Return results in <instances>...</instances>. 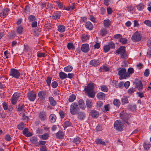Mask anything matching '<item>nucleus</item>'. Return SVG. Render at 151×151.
Wrapping results in <instances>:
<instances>
[{
    "instance_id": "dca6fc26",
    "label": "nucleus",
    "mask_w": 151,
    "mask_h": 151,
    "mask_svg": "<svg viewBox=\"0 0 151 151\" xmlns=\"http://www.w3.org/2000/svg\"><path fill=\"white\" fill-rule=\"evenodd\" d=\"M9 11V9L7 8L4 9L0 13V16L1 17L4 18L8 14Z\"/></svg>"
},
{
    "instance_id": "393cba45",
    "label": "nucleus",
    "mask_w": 151,
    "mask_h": 151,
    "mask_svg": "<svg viewBox=\"0 0 151 151\" xmlns=\"http://www.w3.org/2000/svg\"><path fill=\"white\" fill-rule=\"evenodd\" d=\"M60 12H59L55 13L52 16V19L55 20L60 18Z\"/></svg>"
},
{
    "instance_id": "4d7b16f0",
    "label": "nucleus",
    "mask_w": 151,
    "mask_h": 151,
    "mask_svg": "<svg viewBox=\"0 0 151 151\" xmlns=\"http://www.w3.org/2000/svg\"><path fill=\"white\" fill-rule=\"evenodd\" d=\"M120 42L122 43L123 44H125L127 42V40L124 38H122V37L119 40Z\"/></svg>"
},
{
    "instance_id": "72a5a7b5",
    "label": "nucleus",
    "mask_w": 151,
    "mask_h": 151,
    "mask_svg": "<svg viewBox=\"0 0 151 151\" xmlns=\"http://www.w3.org/2000/svg\"><path fill=\"white\" fill-rule=\"evenodd\" d=\"M73 67L70 65H68L65 67L64 69V70L66 72H70L73 70Z\"/></svg>"
},
{
    "instance_id": "20e7f679",
    "label": "nucleus",
    "mask_w": 151,
    "mask_h": 151,
    "mask_svg": "<svg viewBox=\"0 0 151 151\" xmlns=\"http://www.w3.org/2000/svg\"><path fill=\"white\" fill-rule=\"evenodd\" d=\"M125 48V47L121 46L116 51V52L119 55L120 54V57L124 59H126L128 58Z\"/></svg>"
},
{
    "instance_id": "f257e3e1",
    "label": "nucleus",
    "mask_w": 151,
    "mask_h": 151,
    "mask_svg": "<svg viewBox=\"0 0 151 151\" xmlns=\"http://www.w3.org/2000/svg\"><path fill=\"white\" fill-rule=\"evenodd\" d=\"M93 84L91 82L89 83L87 86L85 87L84 90L86 91L89 97L94 98L95 94L93 91Z\"/></svg>"
},
{
    "instance_id": "6ab92c4d",
    "label": "nucleus",
    "mask_w": 151,
    "mask_h": 151,
    "mask_svg": "<svg viewBox=\"0 0 151 151\" xmlns=\"http://www.w3.org/2000/svg\"><path fill=\"white\" fill-rule=\"evenodd\" d=\"M30 141L31 143L36 146H38L39 144L38 142L37 138L35 137H32L30 139Z\"/></svg>"
},
{
    "instance_id": "603ef678",
    "label": "nucleus",
    "mask_w": 151,
    "mask_h": 151,
    "mask_svg": "<svg viewBox=\"0 0 151 151\" xmlns=\"http://www.w3.org/2000/svg\"><path fill=\"white\" fill-rule=\"evenodd\" d=\"M100 70H101V71H108L109 70V68L107 67L106 66H103L102 67H101L100 68Z\"/></svg>"
},
{
    "instance_id": "6e6552de",
    "label": "nucleus",
    "mask_w": 151,
    "mask_h": 151,
    "mask_svg": "<svg viewBox=\"0 0 151 151\" xmlns=\"http://www.w3.org/2000/svg\"><path fill=\"white\" fill-rule=\"evenodd\" d=\"M114 43L112 42H110L108 45H105L104 46V52H108L111 48H114L115 47Z\"/></svg>"
},
{
    "instance_id": "ea45409f",
    "label": "nucleus",
    "mask_w": 151,
    "mask_h": 151,
    "mask_svg": "<svg viewBox=\"0 0 151 151\" xmlns=\"http://www.w3.org/2000/svg\"><path fill=\"white\" fill-rule=\"evenodd\" d=\"M67 47L69 50L73 49H75V47L72 43H69L67 45Z\"/></svg>"
},
{
    "instance_id": "412c9836",
    "label": "nucleus",
    "mask_w": 151,
    "mask_h": 151,
    "mask_svg": "<svg viewBox=\"0 0 151 151\" xmlns=\"http://www.w3.org/2000/svg\"><path fill=\"white\" fill-rule=\"evenodd\" d=\"M64 134L61 131H59L56 134V138L58 139H62L64 137Z\"/></svg>"
},
{
    "instance_id": "f03ea898",
    "label": "nucleus",
    "mask_w": 151,
    "mask_h": 151,
    "mask_svg": "<svg viewBox=\"0 0 151 151\" xmlns=\"http://www.w3.org/2000/svg\"><path fill=\"white\" fill-rule=\"evenodd\" d=\"M120 115L121 119L124 122L125 124L129 125L130 124L131 121L130 118L131 116L129 114L122 112L120 113Z\"/></svg>"
},
{
    "instance_id": "a19ab883",
    "label": "nucleus",
    "mask_w": 151,
    "mask_h": 151,
    "mask_svg": "<svg viewBox=\"0 0 151 151\" xmlns=\"http://www.w3.org/2000/svg\"><path fill=\"white\" fill-rule=\"evenodd\" d=\"M86 105L87 107L91 108L92 105L91 101L89 99H87L86 101Z\"/></svg>"
},
{
    "instance_id": "49530a36",
    "label": "nucleus",
    "mask_w": 151,
    "mask_h": 151,
    "mask_svg": "<svg viewBox=\"0 0 151 151\" xmlns=\"http://www.w3.org/2000/svg\"><path fill=\"white\" fill-rule=\"evenodd\" d=\"M24 123L23 122H21L17 125V127L20 130H22L24 127Z\"/></svg>"
},
{
    "instance_id": "052dcab7",
    "label": "nucleus",
    "mask_w": 151,
    "mask_h": 151,
    "mask_svg": "<svg viewBox=\"0 0 151 151\" xmlns=\"http://www.w3.org/2000/svg\"><path fill=\"white\" fill-rule=\"evenodd\" d=\"M37 56L39 57H44L45 56V54L44 52L41 53L39 52L37 53Z\"/></svg>"
},
{
    "instance_id": "69168bd1",
    "label": "nucleus",
    "mask_w": 151,
    "mask_h": 151,
    "mask_svg": "<svg viewBox=\"0 0 151 151\" xmlns=\"http://www.w3.org/2000/svg\"><path fill=\"white\" fill-rule=\"evenodd\" d=\"M56 4L59 7L60 9H61L63 7V4L61 2L57 1H56Z\"/></svg>"
},
{
    "instance_id": "e433bc0d",
    "label": "nucleus",
    "mask_w": 151,
    "mask_h": 151,
    "mask_svg": "<svg viewBox=\"0 0 151 151\" xmlns=\"http://www.w3.org/2000/svg\"><path fill=\"white\" fill-rule=\"evenodd\" d=\"M23 31V28L21 26H18L17 29V32L19 35L22 34Z\"/></svg>"
},
{
    "instance_id": "0eeeda50",
    "label": "nucleus",
    "mask_w": 151,
    "mask_h": 151,
    "mask_svg": "<svg viewBox=\"0 0 151 151\" xmlns=\"http://www.w3.org/2000/svg\"><path fill=\"white\" fill-rule=\"evenodd\" d=\"M9 75L16 78L19 79L20 76V73L17 70L12 68L10 70Z\"/></svg>"
},
{
    "instance_id": "bb28decb",
    "label": "nucleus",
    "mask_w": 151,
    "mask_h": 151,
    "mask_svg": "<svg viewBox=\"0 0 151 151\" xmlns=\"http://www.w3.org/2000/svg\"><path fill=\"white\" fill-rule=\"evenodd\" d=\"M91 114L93 118H97L99 115L98 112L95 110H92L91 112Z\"/></svg>"
},
{
    "instance_id": "a878e982",
    "label": "nucleus",
    "mask_w": 151,
    "mask_h": 151,
    "mask_svg": "<svg viewBox=\"0 0 151 151\" xmlns=\"http://www.w3.org/2000/svg\"><path fill=\"white\" fill-rule=\"evenodd\" d=\"M143 146L145 150H148L151 147V144L148 142H145L144 143Z\"/></svg>"
},
{
    "instance_id": "39448f33",
    "label": "nucleus",
    "mask_w": 151,
    "mask_h": 151,
    "mask_svg": "<svg viewBox=\"0 0 151 151\" xmlns=\"http://www.w3.org/2000/svg\"><path fill=\"white\" fill-rule=\"evenodd\" d=\"M79 109L78 104L76 102L72 103L70 106V111L71 114L73 115L76 114Z\"/></svg>"
},
{
    "instance_id": "3c124183",
    "label": "nucleus",
    "mask_w": 151,
    "mask_h": 151,
    "mask_svg": "<svg viewBox=\"0 0 151 151\" xmlns=\"http://www.w3.org/2000/svg\"><path fill=\"white\" fill-rule=\"evenodd\" d=\"M134 83L136 86V87H137L138 86H139L140 84L141 85V83H142L140 80L138 79H136L134 81Z\"/></svg>"
},
{
    "instance_id": "2eb2a0df",
    "label": "nucleus",
    "mask_w": 151,
    "mask_h": 151,
    "mask_svg": "<svg viewBox=\"0 0 151 151\" xmlns=\"http://www.w3.org/2000/svg\"><path fill=\"white\" fill-rule=\"evenodd\" d=\"M39 97L42 100L44 99L46 96V92L44 91H39L38 93Z\"/></svg>"
},
{
    "instance_id": "4be33fe9",
    "label": "nucleus",
    "mask_w": 151,
    "mask_h": 151,
    "mask_svg": "<svg viewBox=\"0 0 151 151\" xmlns=\"http://www.w3.org/2000/svg\"><path fill=\"white\" fill-rule=\"evenodd\" d=\"M95 142L97 145H101L103 146L106 145L105 142L101 139H96L95 140Z\"/></svg>"
},
{
    "instance_id": "bf43d9fd",
    "label": "nucleus",
    "mask_w": 151,
    "mask_h": 151,
    "mask_svg": "<svg viewBox=\"0 0 151 151\" xmlns=\"http://www.w3.org/2000/svg\"><path fill=\"white\" fill-rule=\"evenodd\" d=\"M46 8L47 9L51 10L52 8V6L51 4L48 3H47Z\"/></svg>"
},
{
    "instance_id": "7c9ffc66",
    "label": "nucleus",
    "mask_w": 151,
    "mask_h": 151,
    "mask_svg": "<svg viewBox=\"0 0 151 151\" xmlns=\"http://www.w3.org/2000/svg\"><path fill=\"white\" fill-rule=\"evenodd\" d=\"M105 96V95L104 93L101 92L99 93L97 95V97L99 99H103Z\"/></svg>"
},
{
    "instance_id": "ddd939ff",
    "label": "nucleus",
    "mask_w": 151,
    "mask_h": 151,
    "mask_svg": "<svg viewBox=\"0 0 151 151\" xmlns=\"http://www.w3.org/2000/svg\"><path fill=\"white\" fill-rule=\"evenodd\" d=\"M77 114L78 118L80 120H84L86 118V114L83 112H79Z\"/></svg>"
},
{
    "instance_id": "58836bf2",
    "label": "nucleus",
    "mask_w": 151,
    "mask_h": 151,
    "mask_svg": "<svg viewBox=\"0 0 151 151\" xmlns=\"http://www.w3.org/2000/svg\"><path fill=\"white\" fill-rule=\"evenodd\" d=\"M114 105L116 106H119L120 104V102L119 100L117 99H115L113 102Z\"/></svg>"
},
{
    "instance_id": "de8ad7c7",
    "label": "nucleus",
    "mask_w": 151,
    "mask_h": 151,
    "mask_svg": "<svg viewBox=\"0 0 151 151\" xmlns=\"http://www.w3.org/2000/svg\"><path fill=\"white\" fill-rule=\"evenodd\" d=\"M81 139L79 137L74 138L73 140V142L76 144H79L81 141Z\"/></svg>"
},
{
    "instance_id": "9b49d317",
    "label": "nucleus",
    "mask_w": 151,
    "mask_h": 151,
    "mask_svg": "<svg viewBox=\"0 0 151 151\" xmlns=\"http://www.w3.org/2000/svg\"><path fill=\"white\" fill-rule=\"evenodd\" d=\"M20 96V94L18 93H15L12 96L11 100L12 103L13 104H15Z\"/></svg>"
},
{
    "instance_id": "1a4fd4ad",
    "label": "nucleus",
    "mask_w": 151,
    "mask_h": 151,
    "mask_svg": "<svg viewBox=\"0 0 151 151\" xmlns=\"http://www.w3.org/2000/svg\"><path fill=\"white\" fill-rule=\"evenodd\" d=\"M27 96L29 100L31 101H34L36 97V94L33 91H30L28 93Z\"/></svg>"
},
{
    "instance_id": "e2e57ef3",
    "label": "nucleus",
    "mask_w": 151,
    "mask_h": 151,
    "mask_svg": "<svg viewBox=\"0 0 151 151\" xmlns=\"http://www.w3.org/2000/svg\"><path fill=\"white\" fill-rule=\"evenodd\" d=\"M135 91V90L134 88H130L128 90V92L129 93L132 94Z\"/></svg>"
},
{
    "instance_id": "09e8293b",
    "label": "nucleus",
    "mask_w": 151,
    "mask_h": 151,
    "mask_svg": "<svg viewBox=\"0 0 151 151\" xmlns=\"http://www.w3.org/2000/svg\"><path fill=\"white\" fill-rule=\"evenodd\" d=\"M70 125L71 123L68 121H66L63 124V127L65 128H66L67 127L70 126Z\"/></svg>"
},
{
    "instance_id": "423d86ee",
    "label": "nucleus",
    "mask_w": 151,
    "mask_h": 151,
    "mask_svg": "<svg viewBox=\"0 0 151 151\" xmlns=\"http://www.w3.org/2000/svg\"><path fill=\"white\" fill-rule=\"evenodd\" d=\"M123 123L121 121L116 120L114 123V127L117 131L121 132L123 129Z\"/></svg>"
},
{
    "instance_id": "c9c22d12",
    "label": "nucleus",
    "mask_w": 151,
    "mask_h": 151,
    "mask_svg": "<svg viewBox=\"0 0 151 151\" xmlns=\"http://www.w3.org/2000/svg\"><path fill=\"white\" fill-rule=\"evenodd\" d=\"M35 17L33 15H30L28 17V20L29 22H32L36 20Z\"/></svg>"
},
{
    "instance_id": "5701e85b",
    "label": "nucleus",
    "mask_w": 151,
    "mask_h": 151,
    "mask_svg": "<svg viewBox=\"0 0 151 151\" xmlns=\"http://www.w3.org/2000/svg\"><path fill=\"white\" fill-rule=\"evenodd\" d=\"M49 102L50 105L52 106H55L57 104L56 101L54 100L52 96H50L49 98Z\"/></svg>"
},
{
    "instance_id": "c85d7f7f",
    "label": "nucleus",
    "mask_w": 151,
    "mask_h": 151,
    "mask_svg": "<svg viewBox=\"0 0 151 151\" xmlns=\"http://www.w3.org/2000/svg\"><path fill=\"white\" fill-rule=\"evenodd\" d=\"M108 33V31L106 28H102L100 30V34L103 36H106Z\"/></svg>"
},
{
    "instance_id": "2f4dec72",
    "label": "nucleus",
    "mask_w": 151,
    "mask_h": 151,
    "mask_svg": "<svg viewBox=\"0 0 151 151\" xmlns=\"http://www.w3.org/2000/svg\"><path fill=\"white\" fill-rule=\"evenodd\" d=\"M65 27L63 25H60L58 27V30L60 32H65Z\"/></svg>"
},
{
    "instance_id": "13d9d810",
    "label": "nucleus",
    "mask_w": 151,
    "mask_h": 151,
    "mask_svg": "<svg viewBox=\"0 0 151 151\" xmlns=\"http://www.w3.org/2000/svg\"><path fill=\"white\" fill-rule=\"evenodd\" d=\"M31 26L32 28H35L37 27V22L35 20L34 21L32 22Z\"/></svg>"
},
{
    "instance_id": "338daca9",
    "label": "nucleus",
    "mask_w": 151,
    "mask_h": 151,
    "mask_svg": "<svg viewBox=\"0 0 151 151\" xmlns=\"http://www.w3.org/2000/svg\"><path fill=\"white\" fill-rule=\"evenodd\" d=\"M144 23L147 26L151 27V22L149 20H145Z\"/></svg>"
},
{
    "instance_id": "a211bd4d",
    "label": "nucleus",
    "mask_w": 151,
    "mask_h": 151,
    "mask_svg": "<svg viewBox=\"0 0 151 151\" xmlns=\"http://www.w3.org/2000/svg\"><path fill=\"white\" fill-rule=\"evenodd\" d=\"M78 105L80 108L82 109H84L86 106L84 101L82 99H80L78 101Z\"/></svg>"
},
{
    "instance_id": "cd10ccee",
    "label": "nucleus",
    "mask_w": 151,
    "mask_h": 151,
    "mask_svg": "<svg viewBox=\"0 0 151 151\" xmlns=\"http://www.w3.org/2000/svg\"><path fill=\"white\" fill-rule=\"evenodd\" d=\"M86 27L88 29L91 30L93 28V26L91 23L90 22H87L85 24Z\"/></svg>"
},
{
    "instance_id": "864d4df0",
    "label": "nucleus",
    "mask_w": 151,
    "mask_h": 151,
    "mask_svg": "<svg viewBox=\"0 0 151 151\" xmlns=\"http://www.w3.org/2000/svg\"><path fill=\"white\" fill-rule=\"evenodd\" d=\"M58 85V83L55 81L52 82L51 84L52 87L53 88H56Z\"/></svg>"
},
{
    "instance_id": "473e14b6",
    "label": "nucleus",
    "mask_w": 151,
    "mask_h": 151,
    "mask_svg": "<svg viewBox=\"0 0 151 151\" xmlns=\"http://www.w3.org/2000/svg\"><path fill=\"white\" fill-rule=\"evenodd\" d=\"M49 119L51 122H55L56 120V116L54 114H52L49 116Z\"/></svg>"
},
{
    "instance_id": "f704fd0d",
    "label": "nucleus",
    "mask_w": 151,
    "mask_h": 151,
    "mask_svg": "<svg viewBox=\"0 0 151 151\" xmlns=\"http://www.w3.org/2000/svg\"><path fill=\"white\" fill-rule=\"evenodd\" d=\"M76 97L74 94H72L69 96L68 99V101L69 102H72L74 101L76 99Z\"/></svg>"
},
{
    "instance_id": "6e6d98bb",
    "label": "nucleus",
    "mask_w": 151,
    "mask_h": 151,
    "mask_svg": "<svg viewBox=\"0 0 151 151\" xmlns=\"http://www.w3.org/2000/svg\"><path fill=\"white\" fill-rule=\"evenodd\" d=\"M101 90L103 91L104 92H107L108 90V88L106 86H103L101 87Z\"/></svg>"
},
{
    "instance_id": "a18cd8bd",
    "label": "nucleus",
    "mask_w": 151,
    "mask_h": 151,
    "mask_svg": "<svg viewBox=\"0 0 151 151\" xmlns=\"http://www.w3.org/2000/svg\"><path fill=\"white\" fill-rule=\"evenodd\" d=\"M52 79V78L48 76L47 77V79L46 80L47 84L49 87L50 86Z\"/></svg>"
},
{
    "instance_id": "4468645a",
    "label": "nucleus",
    "mask_w": 151,
    "mask_h": 151,
    "mask_svg": "<svg viewBox=\"0 0 151 151\" xmlns=\"http://www.w3.org/2000/svg\"><path fill=\"white\" fill-rule=\"evenodd\" d=\"M46 113L45 111H41L39 114V117L42 121L45 120L46 119Z\"/></svg>"
},
{
    "instance_id": "4c0bfd02",
    "label": "nucleus",
    "mask_w": 151,
    "mask_h": 151,
    "mask_svg": "<svg viewBox=\"0 0 151 151\" xmlns=\"http://www.w3.org/2000/svg\"><path fill=\"white\" fill-rule=\"evenodd\" d=\"M81 39L83 42H86L89 40V37L88 35H83L81 38Z\"/></svg>"
},
{
    "instance_id": "37998d69",
    "label": "nucleus",
    "mask_w": 151,
    "mask_h": 151,
    "mask_svg": "<svg viewBox=\"0 0 151 151\" xmlns=\"http://www.w3.org/2000/svg\"><path fill=\"white\" fill-rule=\"evenodd\" d=\"M40 137L42 139H47L48 138V134L47 133H45L42 135L40 136Z\"/></svg>"
},
{
    "instance_id": "680f3d73",
    "label": "nucleus",
    "mask_w": 151,
    "mask_h": 151,
    "mask_svg": "<svg viewBox=\"0 0 151 151\" xmlns=\"http://www.w3.org/2000/svg\"><path fill=\"white\" fill-rule=\"evenodd\" d=\"M40 149V151H47L46 147L45 145L41 146Z\"/></svg>"
},
{
    "instance_id": "79ce46f5",
    "label": "nucleus",
    "mask_w": 151,
    "mask_h": 151,
    "mask_svg": "<svg viewBox=\"0 0 151 151\" xmlns=\"http://www.w3.org/2000/svg\"><path fill=\"white\" fill-rule=\"evenodd\" d=\"M128 102L127 98L126 97H123L122 99V104H125L127 103Z\"/></svg>"
},
{
    "instance_id": "b1692460",
    "label": "nucleus",
    "mask_w": 151,
    "mask_h": 151,
    "mask_svg": "<svg viewBox=\"0 0 151 151\" xmlns=\"http://www.w3.org/2000/svg\"><path fill=\"white\" fill-rule=\"evenodd\" d=\"M103 24L105 28H109L111 25V21L109 19L105 20L104 21Z\"/></svg>"
},
{
    "instance_id": "0e129e2a",
    "label": "nucleus",
    "mask_w": 151,
    "mask_h": 151,
    "mask_svg": "<svg viewBox=\"0 0 151 151\" xmlns=\"http://www.w3.org/2000/svg\"><path fill=\"white\" fill-rule=\"evenodd\" d=\"M136 94L138 95V96L141 98L144 97V95L142 92H138Z\"/></svg>"
},
{
    "instance_id": "c756f323",
    "label": "nucleus",
    "mask_w": 151,
    "mask_h": 151,
    "mask_svg": "<svg viewBox=\"0 0 151 151\" xmlns=\"http://www.w3.org/2000/svg\"><path fill=\"white\" fill-rule=\"evenodd\" d=\"M59 76L61 80H63L67 77V74L63 72H60L59 73Z\"/></svg>"
},
{
    "instance_id": "9d476101",
    "label": "nucleus",
    "mask_w": 151,
    "mask_h": 151,
    "mask_svg": "<svg viewBox=\"0 0 151 151\" xmlns=\"http://www.w3.org/2000/svg\"><path fill=\"white\" fill-rule=\"evenodd\" d=\"M131 39L134 42H138L141 40L140 34L138 32H136L133 35Z\"/></svg>"
},
{
    "instance_id": "f3484780",
    "label": "nucleus",
    "mask_w": 151,
    "mask_h": 151,
    "mask_svg": "<svg viewBox=\"0 0 151 151\" xmlns=\"http://www.w3.org/2000/svg\"><path fill=\"white\" fill-rule=\"evenodd\" d=\"M100 64L99 60H93L90 62V64L94 67H96Z\"/></svg>"
},
{
    "instance_id": "aec40b11",
    "label": "nucleus",
    "mask_w": 151,
    "mask_h": 151,
    "mask_svg": "<svg viewBox=\"0 0 151 151\" xmlns=\"http://www.w3.org/2000/svg\"><path fill=\"white\" fill-rule=\"evenodd\" d=\"M23 134L27 137H30L32 135V134L28 132V128H25L23 131Z\"/></svg>"
},
{
    "instance_id": "8fccbe9b",
    "label": "nucleus",
    "mask_w": 151,
    "mask_h": 151,
    "mask_svg": "<svg viewBox=\"0 0 151 151\" xmlns=\"http://www.w3.org/2000/svg\"><path fill=\"white\" fill-rule=\"evenodd\" d=\"M128 12L132 11L134 10V7L131 5H128L126 7Z\"/></svg>"
},
{
    "instance_id": "774afa93",
    "label": "nucleus",
    "mask_w": 151,
    "mask_h": 151,
    "mask_svg": "<svg viewBox=\"0 0 151 151\" xmlns=\"http://www.w3.org/2000/svg\"><path fill=\"white\" fill-rule=\"evenodd\" d=\"M24 110V106L20 105L18 106L17 108V110L18 111H23Z\"/></svg>"
},
{
    "instance_id": "f8f14e48",
    "label": "nucleus",
    "mask_w": 151,
    "mask_h": 151,
    "mask_svg": "<svg viewBox=\"0 0 151 151\" xmlns=\"http://www.w3.org/2000/svg\"><path fill=\"white\" fill-rule=\"evenodd\" d=\"M89 47L88 44H83L81 46V51L84 53H87L89 50Z\"/></svg>"
},
{
    "instance_id": "c03bdc74",
    "label": "nucleus",
    "mask_w": 151,
    "mask_h": 151,
    "mask_svg": "<svg viewBox=\"0 0 151 151\" xmlns=\"http://www.w3.org/2000/svg\"><path fill=\"white\" fill-rule=\"evenodd\" d=\"M137 9L139 11H142L144 8V6L142 4L140 3L137 5Z\"/></svg>"
},
{
    "instance_id": "5fc2aeb1",
    "label": "nucleus",
    "mask_w": 151,
    "mask_h": 151,
    "mask_svg": "<svg viewBox=\"0 0 151 151\" xmlns=\"http://www.w3.org/2000/svg\"><path fill=\"white\" fill-rule=\"evenodd\" d=\"M89 19L90 20L93 22H96V19L92 15H90L89 16Z\"/></svg>"
},
{
    "instance_id": "7ed1b4c3",
    "label": "nucleus",
    "mask_w": 151,
    "mask_h": 151,
    "mask_svg": "<svg viewBox=\"0 0 151 151\" xmlns=\"http://www.w3.org/2000/svg\"><path fill=\"white\" fill-rule=\"evenodd\" d=\"M118 74L120 76L119 79L120 80L126 79L130 76V74L127 72L126 69L124 68H120V70L118 72Z\"/></svg>"
}]
</instances>
